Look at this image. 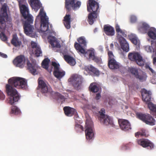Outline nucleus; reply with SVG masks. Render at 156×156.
<instances>
[{
    "label": "nucleus",
    "instance_id": "obj_1",
    "mask_svg": "<svg viewBox=\"0 0 156 156\" xmlns=\"http://www.w3.org/2000/svg\"><path fill=\"white\" fill-rule=\"evenodd\" d=\"M17 88L26 89L28 87L27 80L24 78L14 77L8 80V83L5 85L6 91L9 97V103L12 105L17 102L20 99V96L16 89Z\"/></svg>",
    "mask_w": 156,
    "mask_h": 156
},
{
    "label": "nucleus",
    "instance_id": "obj_2",
    "mask_svg": "<svg viewBox=\"0 0 156 156\" xmlns=\"http://www.w3.org/2000/svg\"><path fill=\"white\" fill-rule=\"evenodd\" d=\"M41 22L40 27L38 31L43 37L46 34H48V40L51 45L53 47H56L59 48L60 45L55 37V33L53 31L48 30V18L46 16V14L44 11L43 9H40L39 15L37 16L35 26L37 28V23Z\"/></svg>",
    "mask_w": 156,
    "mask_h": 156
},
{
    "label": "nucleus",
    "instance_id": "obj_3",
    "mask_svg": "<svg viewBox=\"0 0 156 156\" xmlns=\"http://www.w3.org/2000/svg\"><path fill=\"white\" fill-rule=\"evenodd\" d=\"M98 4L94 0H88L87 4V11L90 12H92L89 14L88 21L90 25L92 24L97 17L96 12L99 8Z\"/></svg>",
    "mask_w": 156,
    "mask_h": 156
},
{
    "label": "nucleus",
    "instance_id": "obj_4",
    "mask_svg": "<svg viewBox=\"0 0 156 156\" xmlns=\"http://www.w3.org/2000/svg\"><path fill=\"white\" fill-rule=\"evenodd\" d=\"M141 92L143 101L147 104L149 108L154 112L153 115L156 117V105L149 102L151 100V92L147 91L144 89H142Z\"/></svg>",
    "mask_w": 156,
    "mask_h": 156
},
{
    "label": "nucleus",
    "instance_id": "obj_5",
    "mask_svg": "<svg viewBox=\"0 0 156 156\" xmlns=\"http://www.w3.org/2000/svg\"><path fill=\"white\" fill-rule=\"evenodd\" d=\"M7 7L5 4L2 5L0 12V32H4L5 30L6 24L5 20H7L8 15L7 13Z\"/></svg>",
    "mask_w": 156,
    "mask_h": 156
},
{
    "label": "nucleus",
    "instance_id": "obj_6",
    "mask_svg": "<svg viewBox=\"0 0 156 156\" xmlns=\"http://www.w3.org/2000/svg\"><path fill=\"white\" fill-rule=\"evenodd\" d=\"M83 80V78L81 76L74 74L68 79V82L72 84L76 90H79L81 88Z\"/></svg>",
    "mask_w": 156,
    "mask_h": 156
},
{
    "label": "nucleus",
    "instance_id": "obj_7",
    "mask_svg": "<svg viewBox=\"0 0 156 156\" xmlns=\"http://www.w3.org/2000/svg\"><path fill=\"white\" fill-rule=\"evenodd\" d=\"M86 129L85 133L86 138L88 140L92 139L94 136V131L93 129V123L90 119L87 118L85 125Z\"/></svg>",
    "mask_w": 156,
    "mask_h": 156
},
{
    "label": "nucleus",
    "instance_id": "obj_8",
    "mask_svg": "<svg viewBox=\"0 0 156 156\" xmlns=\"http://www.w3.org/2000/svg\"><path fill=\"white\" fill-rule=\"evenodd\" d=\"M17 0L19 2L20 12L26 20L28 19L31 23H32L33 17L29 13L27 5H21V3L25 2V0Z\"/></svg>",
    "mask_w": 156,
    "mask_h": 156
},
{
    "label": "nucleus",
    "instance_id": "obj_9",
    "mask_svg": "<svg viewBox=\"0 0 156 156\" xmlns=\"http://www.w3.org/2000/svg\"><path fill=\"white\" fill-rule=\"evenodd\" d=\"M26 20L23 26L25 34L30 37H35L37 36L36 34L33 26L31 25L32 23H31L29 20H28V19Z\"/></svg>",
    "mask_w": 156,
    "mask_h": 156
},
{
    "label": "nucleus",
    "instance_id": "obj_10",
    "mask_svg": "<svg viewBox=\"0 0 156 156\" xmlns=\"http://www.w3.org/2000/svg\"><path fill=\"white\" fill-rule=\"evenodd\" d=\"M136 115L138 118L147 125L153 126L155 124L156 122L154 119L149 114L137 113Z\"/></svg>",
    "mask_w": 156,
    "mask_h": 156
},
{
    "label": "nucleus",
    "instance_id": "obj_11",
    "mask_svg": "<svg viewBox=\"0 0 156 156\" xmlns=\"http://www.w3.org/2000/svg\"><path fill=\"white\" fill-rule=\"evenodd\" d=\"M128 57L130 60L135 62L139 66H143L144 64L145 60L143 59L141 54L139 52H135L129 53Z\"/></svg>",
    "mask_w": 156,
    "mask_h": 156
},
{
    "label": "nucleus",
    "instance_id": "obj_12",
    "mask_svg": "<svg viewBox=\"0 0 156 156\" xmlns=\"http://www.w3.org/2000/svg\"><path fill=\"white\" fill-rule=\"evenodd\" d=\"M105 110L101 109L99 112V119L101 122L105 126H112L113 124L112 118L110 116L105 114Z\"/></svg>",
    "mask_w": 156,
    "mask_h": 156
},
{
    "label": "nucleus",
    "instance_id": "obj_13",
    "mask_svg": "<svg viewBox=\"0 0 156 156\" xmlns=\"http://www.w3.org/2000/svg\"><path fill=\"white\" fill-rule=\"evenodd\" d=\"M75 47L78 52L82 54H89V58L92 59L95 55L94 50L93 48H91L86 52L85 49L82 47L80 44L77 43L75 44Z\"/></svg>",
    "mask_w": 156,
    "mask_h": 156
},
{
    "label": "nucleus",
    "instance_id": "obj_14",
    "mask_svg": "<svg viewBox=\"0 0 156 156\" xmlns=\"http://www.w3.org/2000/svg\"><path fill=\"white\" fill-rule=\"evenodd\" d=\"M108 55L109 57L108 66L109 68L112 69H119L120 65L114 59V56L112 52L110 51L108 52Z\"/></svg>",
    "mask_w": 156,
    "mask_h": 156
},
{
    "label": "nucleus",
    "instance_id": "obj_15",
    "mask_svg": "<svg viewBox=\"0 0 156 156\" xmlns=\"http://www.w3.org/2000/svg\"><path fill=\"white\" fill-rule=\"evenodd\" d=\"M27 65L28 69L33 75H35L38 74V67L35 60L32 59L30 62L27 61Z\"/></svg>",
    "mask_w": 156,
    "mask_h": 156
},
{
    "label": "nucleus",
    "instance_id": "obj_16",
    "mask_svg": "<svg viewBox=\"0 0 156 156\" xmlns=\"http://www.w3.org/2000/svg\"><path fill=\"white\" fill-rule=\"evenodd\" d=\"M81 5V2L77 0H69L68 1L66 0V7L68 10H69L71 6L73 9L77 10L80 8Z\"/></svg>",
    "mask_w": 156,
    "mask_h": 156
},
{
    "label": "nucleus",
    "instance_id": "obj_17",
    "mask_svg": "<svg viewBox=\"0 0 156 156\" xmlns=\"http://www.w3.org/2000/svg\"><path fill=\"white\" fill-rule=\"evenodd\" d=\"M52 65L54 67V74L58 79H60L65 74V72L60 69L59 65L57 63L52 62Z\"/></svg>",
    "mask_w": 156,
    "mask_h": 156
},
{
    "label": "nucleus",
    "instance_id": "obj_18",
    "mask_svg": "<svg viewBox=\"0 0 156 156\" xmlns=\"http://www.w3.org/2000/svg\"><path fill=\"white\" fill-rule=\"evenodd\" d=\"M25 59L24 57L20 55L17 57L13 61L14 65L16 67L23 68L25 64Z\"/></svg>",
    "mask_w": 156,
    "mask_h": 156
},
{
    "label": "nucleus",
    "instance_id": "obj_19",
    "mask_svg": "<svg viewBox=\"0 0 156 156\" xmlns=\"http://www.w3.org/2000/svg\"><path fill=\"white\" fill-rule=\"evenodd\" d=\"M150 28L149 24L147 23L142 21L139 23L137 27V30L138 32L145 34L147 33Z\"/></svg>",
    "mask_w": 156,
    "mask_h": 156
},
{
    "label": "nucleus",
    "instance_id": "obj_20",
    "mask_svg": "<svg viewBox=\"0 0 156 156\" xmlns=\"http://www.w3.org/2000/svg\"><path fill=\"white\" fill-rule=\"evenodd\" d=\"M128 38L132 43L136 45V47L140 48V42L136 35L134 34L131 33L128 34Z\"/></svg>",
    "mask_w": 156,
    "mask_h": 156
},
{
    "label": "nucleus",
    "instance_id": "obj_21",
    "mask_svg": "<svg viewBox=\"0 0 156 156\" xmlns=\"http://www.w3.org/2000/svg\"><path fill=\"white\" fill-rule=\"evenodd\" d=\"M119 42L121 48L124 51L128 52L129 51V44L126 40L124 38H122L121 39L118 41Z\"/></svg>",
    "mask_w": 156,
    "mask_h": 156
},
{
    "label": "nucleus",
    "instance_id": "obj_22",
    "mask_svg": "<svg viewBox=\"0 0 156 156\" xmlns=\"http://www.w3.org/2000/svg\"><path fill=\"white\" fill-rule=\"evenodd\" d=\"M118 121L122 130L126 131L130 129V124L127 120L121 119H119Z\"/></svg>",
    "mask_w": 156,
    "mask_h": 156
},
{
    "label": "nucleus",
    "instance_id": "obj_23",
    "mask_svg": "<svg viewBox=\"0 0 156 156\" xmlns=\"http://www.w3.org/2000/svg\"><path fill=\"white\" fill-rule=\"evenodd\" d=\"M115 29L117 33V41L119 40V39H121L122 38H124L123 37H126V35L125 31L121 29L119 25L117 24L115 25Z\"/></svg>",
    "mask_w": 156,
    "mask_h": 156
},
{
    "label": "nucleus",
    "instance_id": "obj_24",
    "mask_svg": "<svg viewBox=\"0 0 156 156\" xmlns=\"http://www.w3.org/2000/svg\"><path fill=\"white\" fill-rule=\"evenodd\" d=\"M31 44L32 48V51H34L36 56L37 57L41 56L42 55V51L37 43L34 41H31Z\"/></svg>",
    "mask_w": 156,
    "mask_h": 156
},
{
    "label": "nucleus",
    "instance_id": "obj_25",
    "mask_svg": "<svg viewBox=\"0 0 156 156\" xmlns=\"http://www.w3.org/2000/svg\"><path fill=\"white\" fill-rule=\"evenodd\" d=\"M32 9L35 12H37L41 7V4L39 0H29Z\"/></svg>",
    "mask_w": 156,
    "mask_h": 156
},
{
    "label": "nucleus",
    "instance_id": "obj_26",
    "mask_svg": "<svg viewBox=\"0 0 156 156\" xmlns=\"http://www.w3.org/2000/svg\"><path fill=\"white\" fill-rule=\"evenodd\" d=\"M38 83L41 92L43 94L48 93V88L42 78H39Z\"/></svg>",
    "mask_w": 156,
    "mask_h": 156
},
{
    "label": "nucleus",
    "instance_id": "obj_27",
    "mask_svg": "<svg viewBox=\"0 0 156 156\" xmlns=\"http://www.w3.org/2000/svg\"><path fill=\"white\" fill-rule=\"evenodd\" d=\"M137 143L139 144L140 145L144 147L149 146L152 148L154 146L152 143L147 139L138 140H137Z\"/></svg>",
    "mask_w": 156,
    "mask_h": 156
},
{
    "label": "nucleus",
    "instance_id": "obj_28",
    "mask_svg": "<svg viewBox=\"0 0 156 156\" xmlns=\"http://www.w3.org/2000/svg\"><path fill=\"white\" fill-rule=\"evenodd\" d=\"M104 29L105 32L107 35L112 36L114 35L115 31L112 27L109 25H105L104 26Z\"/></svg>",
    "mask_w": 156,
    "mask_h": 156
},
{
    "label": "nucleus",
    "instance_id": "obj_29",
    "mask_svg": "<svg viewBox=\"0 0 156 156\" xmlns=\"http://www.w3.org/2000/svg\"><path fill=\"white\" fill-rule=\"evenodd\" d=\"M64 59L66 62L71 66H74L76 63L75 59L69 55H65Z\"/></svg>",
    "mask_w": 156,
    "mask_h": 156
},
{
    "label": "nucleus",
    "instance_id": "obj_30",
    "mask_svg": "<svg viewBox=\"0 0 156 156\" xmlns=\"http://www.w3.org/2000/svg\"><path fill=\"white\" fill-rule=\"evenodd\" d=\"M64 110L66 115L69 116H72L75 112L74 109L69 107H64Z\"/></svg>",
    "mask_w": 156,
    "mask_h": 156
},
{
    "label": "nucleus",
    "instance_id": "obj_31",
    "mask_svg": "<svg viewBox=\"0 0 156 156\" xmlns=\"http://www.w3.org/2000/svg\"><path fill=\"white\" fill-rule=\"evenodd\" d=\"M148 36L151 38L155 40L156 39V29L154 27H151L147 32Z\"/></svg>",
    "mask_w": 156,
    "mask_h": 156
},
{
    "label": "nucleus",
    "instance_id": "obj_32",
    "mask_svg": "<svg viewBox=\"0 0 156 156\" xmlns=\"http://www.w3.org/2000/svg\"><path fill=\"white\" fill-rule=\"evenodd\" d=\"M11 42L14 46L18 48L22 45L21 42L19 40L16 35H13Z\"/></svg>",
    "mask_w": 156,
    "mask_h": 156
},
{
    "label": "nucleus",
    "instance_id": "obj_33",
    "mask_svg": "<svg viewBox=\"0 0 156 156\" xmlns=\"http://www.w3.org/2000/svg\"><path fill=\"white\" fill-rule=\"evenodd\" d=\"M71 16L69 15H66L64 17L63 23L67 29H69L70 28Z\"/></svg>",
    "mask_w": 156,
    "mask_h": 156
},
{
    "label": "nucleus",
    "instance_id": "obj_34",
    "mask_svg": "<svg viewBox=\"0 0 156 156\" xmlns=\"http://www.w3.org/2000/svg\"><path fill=\"white\" fill-rule=\"evenodd\" d=\"M156 42V41H154V42H153L152 43H151V45L152 47H154V48L153 47V48H152V47L151 46H149V45H146V46H144V50L146 51H147V52H151L152 51V50H154V48H156V45L155 44V42ZM156 51H155V55L153 54V55H154V57H156ZM152 57L153 58V57Z\"/></svg>",
    "mask_w": 156,
    "mask_h": 156
},
{
    "label": "nucleus",
    "instance_id": "obj_35",
    "mask_svg": "<svg viewBox=\"0 0 156 156\" xmlns=\"http://www.w3.org/2000/svg\"><path fill=\"white\" fill-rule=\"evenodd\" d=\"M145 68L153 76L156 75V72L152 68L151 63L149 62H147L145 64Z\"/></svg>",
    "mask_w": 156,
    "mask_h": 156
},
{
    "label": "nucleus",
    "instance_id": "obj_36",
    "mask_svg": "<svg viewBox=\"0 0 156 156\" xmlns=\"http://www.w3.org/2000/svg\"><path fill=\"white\" fill-rule=\"evenodd\" d=\"M136 77L140 81H144L146 80L147 78V76L145 73L141 70L140 71V73Z\"/></svg>",
    "mask_w": 156,
    "mask_h": 156
},
{
    "label": "nucleus",
    "instance_id": "obj_37",
    "mask_svg": "<svg viewBox=\"0 0 156 156\" xmlns=\"http://www.w3.org/2000/svg\"><path fill=\"white\" fill-rule=\"evenodd\" d=\"M128 71L130 72L132 74L134 75L136 77L137 76L138 74L140 73V71H141L140 69H137V68L133 67H131L129 68L128 69Z\"/></svg>",
    "mask_w": 156,
    "mask_h": 156
},
{
    "label": "nucleus",
    "instance_id": "obj_38",
    "mask_svg": "<svg viewBox=\"0 0 156 156\" xmlns=\"http://www.w3.org/2000/svg\"><path fill=\"white\" fill-rule=\"evenodd\" d=\"M89 90L95 93L99 91V88L97 86L95 83H93L90 84L89 87Z\"/></svg>",
    "mask_w": 156,
    "mask_h": 156
},
{
    "label": "nucleus",
    "instance_id": "obj_39",
    "mask_svg": "<svg viewBox=\"0 0 156 156\" xmlns=\"http://www.w3.org/2000/svg\"><path fill=\"white\" fill-rule=\"evenodd\" d=\"M11 112L16 115H18L21 113L20 109L16 106H13L12 107Z\"/></svg>",
    "mask_w": 156,
    "mask_h": 156
},
{
    "label": "nucleus",
    "instance_id": "obj_40",
    "mask_svg": "<svg viewBox=\"0 0 156 156\" xmlns=\"http://www.w3.org/2000/svg\"><path fill=\"white\" fill-rule=\"evenodd\" d=\"M88 69L89 71L92 72L95 75L98 76L99 75V71L93 66H89Z\"/></svg>",
    "mask_w": 156,
    "mask_h": 156
},
{
    "label": "nucleus",
    "instance_id": "obj_41",
    "mask_svg": "<svg viewBox=\"0 0 156 156\" xmlns=\"http://www.w3.org/2000/svg\"><path fill=\"white\" fill-rule=\"evenodd\" d=\"M129 20L131 23H135L137 22V18L136 15H131L129 16Z\"/></svg>",
    "mask_w": 156,
    "mask_h": 156
},
{
    "label": "nucleus",
    "instance_id": "obj_42",
    "mask_svg": "<svg viewBox=\"0 0 156 156\" xmlns=\"http://www.w3.org/2000/svg\"><path fill=\"white\" fill-rule=\"evenodd\" d=\"M49 62V60L48 58H45L43 60L42 63V67L46 69L48 68V63Z\"/></svg>",
    "mask_w": 156,
    "mask_h": 156
},
{
    "label": "nucleus",
    "instance_id": "obj_43",
    "mask_svg": "<svg viewBox=\"0 0 156 156\" xmlns=\"http://www.w3.org/2000/svg\"><path fill=\"white\" fill-rule=\"evenodd\" d=\"M77 41L78 42L84 46H86V41L85 38L83 37H81L78 38Z\"/></svg>",
    "mask_w": 156,
    "mask_h": 156
},
{
    "label": "nucleus",
    "instance_id": "obj_44",
    "mask_svg": "<svg viewBox=\"0 0 156 156\" xmlns=\"http://www.w3.org/2000/svg\"><path fill=\"white\" fill-rule=\"evenodd\" d=\"M52 94L57 98H60L62 99H64L65 98L62 95L58 93L55 92L53 91L52 92Z\"/></svg>",
    "mask_w": 156,
    "mask_h": 156
},
{
    "label": "nucleus",
    "instance_id": "obj_45",
    "mask_svg": "<svg viewBox=\"0 0 156 156\" xmlns=\"http://www.w3.org/2000/svg\"><path fill=\"white\" fill-rule=\"evenodd\" d=\"M95 62L98 63H101V58L95 55L92 59Z\"/></svg>",
    "mask_w": 156,
    "mask_h": 156
},
{
    "label": "nucleus",
    "instance_id": "obj_46",
    "mask_svg": "<svg viewBox=\"0 0 156 156\" xmlns=\"http://www.w3.org/2000/svg\"><path fill=\"white\" fill-rule=\"evenodd\" d=\"M0 34V36L1 40L3 41H5L7 40V37L5 34L3 33V32H1Z\"/></svg>",
    "mask_w": 156,
    "mask_h": 156
},
{
    "label": "nucleus",
    "instance_id": "obj_47",
    "mask_svg": "<svg viewBox=\"0 0 156 156\" xmlns=\"http://www.w3.org/2000/svg\"><path fill=\"white\" fill-rule=\"evenodd\" d=\"M62 54L64 55V57L65 55H69L68 54L69 53V51L67 48H65L64 50H63L62 51Z\"/></svg>",
    "mask_w": 156,
    "mask_h": 156
},
{
    "label": "nucleus",
    "instance_id": "obj_48",
    "mask_svg": "<svg viewBox=\"0 0 156 156\" xmlns=\"http://www.w3.org/2000/svg\"><path fill=\"white\" fill-rule=\"evenodd\" d=\"M146 134L145 133V131H143L142 132H138L135 133V136L136 137H138L139 135L141 136H146Z\"/></svg>",
    "mask_w": 156,
    "mask_h": 156
},
{
    "label": "nucleus",
    "instance_id": "obj_49",
    "mask_svg": "<svg viewBox=\"0 0 156 156\" xmlns=\"http://www.w3.org/2000/svg\"><path fill=\"white\" fill-rule=\"evenodd\" d=\"M5 98V95L0 90V100H3Z\"/></svg>",
    "mask_w": 156,
    "mask_h": 156
},
{
    "label": "nucleus",
    "instance_id": "obj_50",
    "mask_svg": "<svg viewBox=\"0 0 156 156\" xmlns=\"http://www.w3.org/2000/svg\"><path fill=\"white\" fill-rule=\"evenodd\" d=\"M101 98V94L100 93H98L96 94L95 99L98 100H99Z\"/></svg>",
    "mask_w": 156,
    "mask_h": 156
},
{
    "label": "nucleus",
    "instance_id": "obj_51",
    "mask_svg": "<svg viewBox=\"0 0 156 156\" xmlns=\"http://www.w3.org/2000/svg\"><path fill=\"white\" fill-rule=\"evenodd\" d=\"M76 128H80L82 130H83V127L79 124L76 125Z\"/></svg>",
    "mask_w": 156,
    "mask_h": 156
},
{
    "label": "nucleus",
    "instance_id": "obj_52",
    "mask_svg": "<svg viewBox=\"0 0 156 156\" xmlns=\"http://www.w3.org/2000/svg\"><path fill=\"white\" fill-rule=\"evenodd\" d=\"M0 55L4 58H6L7 57V55L6 54L2 53L1 52H0Z\"/></svg>",
    "mask_w": 156,
    "mask_h": 156
},
{
    "label": "nucleus",
    "instance_id": "obj_53",
    "mask_svg": "<svg viewBox=\"0 0 156 156\" xmlns=\"http://www.w3.org/2000/svg\"><path fill=\"white\" fill-rule=\"evenodd\" d=\"M151 82L153 84H155L156 83V80L154 79H152L151 80Z\"/></svg>",
    "mask_w": 156,
    "mask_h": 156
},
{
    "label": "nucleus",
    "instance_id": "obj_54",
    "mask_svg": "<svg viewBox=\"0 0 156 156\" xmlns=\"http://www.w3.org/2000/svg\"><path fill=\"white\" fill-rule=\"evenodd\" d=\"M114 46V44L113 43H112L110 44V48L111 49H112Z\"/></svg>",
    "mask_w": 156,
    "mask_h": 156
},
{
    "label": "nucleus",
    "instance_id": "obj_55",
    "mask_svg": "<svg viewBox=\"0 0 156 156\" xmlns=\"http://www.w3.org/2000/svg\"><path fill=\"white\" fill-rule=\"evenodd\" d=\"M154 129L156 131V126L154 127Z\"/></svg>",
    "mask_w": 156,
    "mask_h": 156
},
{
    "label": "nucleus",
    "instance_id": "obj_56",
    "mask_svg": "<svg viewBox=\"0 0 156 156\" xmlns=\"http://www.w3.org/2000/svg\"><path fill=\"white\" fill-rule=\"evenodd\" d=\"M37 52L38 53H39V52L38 51H37Z\"/></svg>",
    "mask_w": 156,
    "mask_h": 156
}]
</instances>
